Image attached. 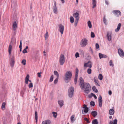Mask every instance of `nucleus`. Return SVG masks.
<instances>
[{"label":"nucleus","instance_id":"9b49d317","mask_svg":"<svg viewBox=\"0 0 124 124\" xmlns=\"http://www.w3.org/2000/svg\"><path fill=\"white\" fill-rule=\"evenodd\" d=\"M107 36L108 41H110L111 38V33H110L109 32H108L107 34Z\"/></svg>","mask_w":124,"mask_h":124},{"label":"nucleus","instance_id":"a19ab883","mask_svg":"<svg viewBox=\"0 0 124 124\" xmlns=\"http://www.w3.org/2000/svg\"><path fill=\"white\" fill-rule=\"evenodd\" d=\"M54 78V76L53 75H52L50 77V79L49 82H52L53 80V79Z\"/></svg>","mask_w":124,"mask_h":124},{"label":"nucleus","instance_id":"774afa93","mask_svg":"<svg viewBox=\"0 0 124 124\" xmlns=\"http://www.w3.org/2000/svg\"><path fill=\"white\" fill-rule=\"evenodd\" d=\"M87 67L90 68H91L92 67V65L91 64H89L88 65H87Z\"/></svg>","mask_w":124,"mask_h":124},{"label":"nucleus","instance_id":"2eb2a0df","mask_svg":"<svg viewBox=\"0 0 124 124\" xmlns=\"http://www.w3.org/2000/svg\"><path fill=\"white\" fill-rule=\"evenodd\" d=\"M17 26V24L16 23V21H15L13 23V30L15 31L16 29Z\"/></svg>","mask_w":124,"mask_h":124},{"label":"nucleus","instance_id":"72a5a7b5","mask_svg":"<svg viewBox=\"0 0 124 124\" xmlns=\"http://www.w3.org/2000/svg\"><path fill=\"white\" fill-rule=\"evenodd\" d=\"M79 20L77 19H75L74 23V26L75 27L77 26Z\"/></svg>","mask_w":124,"mask_h":124},{"label":"nucleus","instance_id":"13d9d810","mask_svg":"<svg viewBox=\"0 0 124 124\" xmlns=\"http://www.w3.org/2000/svg\"><path fill=\"white\" fill-rule=\"evenodd\" d=\"M23 53V54H25L27 53V51L26 50L24 49L22 51Z\"/></svg>","mask_w":124,"mask_h":124},{"label":"nucleus","instance_id":"1a4fd4ad","mask_svg":"<svg viewBox=\"0 0 124 124\" xmlns=\"http://www.w3.org/2000/svg\"><path fill=\"white\" fill-rule=\"evenodd\" d=\"M15 62L14 56H13L11 58V61L10 63V66L11 67H12L14 66Z\"/></svg>","mask_w":124,"mask_h":124},{"label":"nucleus","instance_id":"79ce46f5","mask_svg":"<svg viewBox=\"0 0 124 124\" xmlns=\"http://www.w3.org/2000/svg\"><path fill=\"white\" fill-rule=\"evenodd\" d=\"M24 92L22 90L21 91L20 94L21 96L23 97V95L24 94Z\"/></svg>","mask_w":124,"mask_h":124},{"label":"nucleus","instance_id":"052dcab7","mask_svg":"<svg viewBox=\"0 0 124 124\" xmlns=\"http://www.w3.org/2000/svg\"><path fill=\"white\" fill-rule=\"evenodd\" d=\"M56 7V2L55 1H54V6L53 7Z\"/></svg>","mask_w":124,"mask_h":124},{"label":"nucleus","instance_id":"a878e982","mask_svg":"<svg viewBox=\"0 0 124 124\" xmlns=\"http://www.w3.org/2000/svg\"><path fill=\"white\" fill-rule=\"evenodd\" d=\"M103 21L104 23L106 25L107 24V20L106 18V16L105 15L104 16L103 18Z\"/></svg>","mask_w":124,"mask_h":124},{"label":"nucleus","instance_id":"c756f323","mask_svg":"<svg viewBox=\"0 0 124 124\" xmlns=\"http://www.w3.org/2000/svg\"><path fill=\"white\" fill-rule=\"evenodd\" d=\"M98 79L100 80H101L103 79V76L101 74H100L98 76Z\"/></svg>","mask_w":124,"mask_h":124},{"label":"nucleus","instance_id":"393cba45","mask_svg":"<svg viewBox=\"0 0 124 124\" xmlns=\"http://www.w3.org/2000/svg\"><path fill=\"white\" fill-rule=\"evenodd\" d=\"M98 122L97 119H94L93 120L92 123V124H98Z\"/></svg>","mask_w":124,"mask_h":124},{"label":"nucleus","instance_id":"423d86ee","mask_svg":"<svg viewBox=\"0 0 124 124\" xmlns=\"http://www.w3.org/2000/svg\"><path fill=\"white\" fill-rule=\"evenodd\" d=\"M113 13L117 17H118L121 16V12L119 10H114L112 11Z\"/></svg>","mask_w":124,"mask_h":124},{"label":"nucleus","instance_id":"cd10ccee","mask_svg":"<svg viewBox=\"0 0 124 124\" xmlns=\"http://www.w3.org/2000/svg\"><path fill=\"white\" fill-rule=\"evenodd\" d=\"M53 11L54 14H56L57 13V7H53Z\"/></svg>","mask_w":124,"mask_h":124},{"label":"nucleus","instance_id":"bf43d9fd","mask_svg":"<svg viewBox=\"0 0 124 124\" xmlns=\"http://www.w3.org/2000/svg\"><path fill=\"white\" fill-rule=\"evenodd\" d=\"M42 73L41 72H38L37 73L38 77H40L41 76V74Z\"/></svg>","mask_w":124,"mask_h":124},{"label":"nucleus","instance_id":"f03ea898","mask_svg":"<svg viewBox=\"0 0 124 124\" xmlns=\"http://www.w3.org/2000/svg\"><path fill=\"white\" fill-rule=\"evenodd\" d=\"M72 75V72L70 71H68L66 73L64 76V80L66 83L70 82L71 80Z\"/></svg>","mask_w":124,"mask_h":124},{"label":"nucleus","instance_id":"58836bf2","mask_svg":"<svg viewBox=\"0 0 124 124\" xmlns=\"http://www.w3.org/2000/svg\"><path fill=\"white\" fill-rule=\"evenodd\" d=\"M26 60L25 59H23L22 60L21 63L23 65H25L26 64Z\"/></svg>","mask_w":124,"mask_h":124},{"label":"nucleus","instance_id":"c85d7f7f","mask_svg":"<svg viewBox=\"0 0 124 124\" xmlns=\"http://www.w3.org/2000/svg\"><path fill=\"white\" fill-rule=\"evenodd\" d=\"M54 75H56L57 76V78H59V74L58 72L56 71H54Z\"/></svg>","mask_w":124,"mask_h":124},{"label":"nucleus","instance_id":"6ab92c4d","mask_svg":"<svg viewBox=\"0 0 124 124\" xmlns=\"http://www.w3.org/2000/svg\"><path fill=\"white\" fill-rule=\"evenodd\" d=\"M92 96L95 99H97V97L95 94L92 93H91L90 94L88 95V97L89 98H92Z\"/></svg>","mask_w":124,"mask_h":124},{"label":"nucleus","instance_id":"a18cd8bd","mask_svg":"<svg viewBox=\"0 0 124 124\" xmlns=\"http://www.w3.org/2000/svg\"><path fill=\"white\" fill-rule=\"evenodd\" d=\"M109 65L110 66H113L114 65V64L112 63V61L111 60L109 62Z\"/></svg>","mask_w":124,"mask_h":124},{"label":"nucleus","instance_id":"6e6552de","mask_svg":"<svg viewBox=\"0 0 124 124\" xmlns=\"http://www.w3.org/2000/svg\"><path fill=\"white\" fill-rule=\"evenodd\" d=\"M59 31H60L62 34L63 33L64 29V27L62 24H60L59 26Z\"/></svg>","mask_w":124,"mask_h":124},{"label":"nucleus","instance_id":"b1692460","mask_svg":"<svg viewBox=\"0 0 124 124\" xmlns=\"http://www.w3.org/2000/svg\"><path fill=\"white\" fill-rule=\"evenodd\" d=\"M78 76V75L75 74L74 81V84L75 85L76 84L77 82Z\"/></svg>","mask_w":124,"mask_h":124},{"label":"nucleus","instance_id":"864d4df0","mask_svg":"<svg viewBox=\"0 0 124 124\" xmlns=\"http://www.w3.org/2000/svg\"><path fill=\"white\" fill-rule=\"evenodd\" d=\"M96 48L97 49H98L99 48V46L98 43H96L95 44Z\"/></svg>","mask_w":124,"mask_h":124},{"label":"nucleus","instance_id":"7c9ffc66","mask_svg":"<svg viewBox=\"0 0 124 124\" xmlns=\"http://www.w3.org/2000/svg\"><path fill=\"white\" fill-rule=\"evenodd\" d=\"M70 22L71 23H73L74 22V19L72 16H70Z\"/></svg>","mask_w":124,"mask_h":124},{"label":"nucleus","instance_id":"09e8293b","mask_svg":"<svg viewBox=\"0 0 124 124\" xmlns=\"http://www.w3.org/2000/svg\"><path fill=\"white\" fill-rule=\"evenodd\" d=\"M29 87V88H32L33 87V84L31 83L29 84L28 85Z\"/></svg>","mask_w":124,"mask_h":124},{"label":"nucleus","instance_id":"680f3d73","mask_svg":"<svg viewBox=\"0 0 124 124\" xmlns=\"http://www.w3.org/2000/svg\"><path fill=\"white\" fill-rule=\"evenodd\" d=\"M105 3L107 5H108L109 4L107 0H105Z\"/></svg>","mask_w":124,"mask_h":124},{"label":"nucleus","instance_id":"e2e57ef3","mask_svg":"<svg viewBox=\"0 0 124 124\" xmlns=\"http://www.w3.org/2000/svg\"><path fill=\"white\" fill-rule=\"evenodd\" d=\"M94 82L96 83H97V82H98V80H96L95 79V78H94Z\"/></svg>","mask_w":124,"mask_h":124},{"label":"nucleus","instance_id":"a211bd4d","mask_svg":"<svg viewBox=\"0 0 124 124\" xmlns=\"http://www.w3.org/2000/svg\"><path fill=\"white\" fill-rule=\"evenodd\" d=\"M58 102L60 108H61L63 105V100L58 101Z\"/></svg>","mask_w":124,"mask_h":124},{"label":"nucleus","instance_id":"6e6d98bb","mask_svg":"<svg viewBox=\"0 0 124 124\" xmlns=\"http://www.w3.org/2000/svg\"><path fill=\"white\" fill-rule=\"evenodd\" d=\"M89 51L91 52V53L92 54H93V51L92 49L91 48V47H89Z\"/></svg>","mask_w":124,"mask_h":124},{"label":"nucleus","instance_id":"4468645a","mask_svg":"<svg viewBox=\"0 0 124 124\" xmlns=\"http://www.w3.org/2000/svg\"><path fill=\"white\" fill-rule=\"evenodd\" d=\"M79 14L78 13L76 12L74 13L73 15V16L76 18V19H79Z\"/></svg>","mask_w":124,"mask_h":124},{"label":"nucleus","instance_id":"aec40b11","mask_svg":"<svg viewBox=\"0 0 124 124\" xmlns=\"http://www.w3.org/2000/svg\"><path fill=\"white\" fill-rule=\"evenodd\" d=\"M121 26V23H119L117 25V28L115 30V31L116 32H117L119 31L120 28Z\"/></svg>","mask_w":124,"mask_h":124},{"label":"nucleus","instance_id":"20e7f679","mask_svg":"<svg viewBox=\"0 0 124 124\" xmlns=\"http://www.w3.org/2000/svg\"><path fill=\"white\" fill-rule=\"evenodd\" d=\"M88 40L86 38H84L81 40L80 45L82 47L85 46L88 44Z\"/></svg>","mask_w":124,"mask_h":124},{"label":"nucleus","instance_id":"69168bd1","mask_svg":"<svg viewBox=\"0 0 124 124\" xmlns=\"http://www.w3.org/2000/svg\"><path fill=\"white\" fill-rule=\"evenodd\" d=\"M84 106L83 107V108L84 109H85L86 108V107H87V106L86 105L84 104Z\"/></svg>","mask_w":124,"mask_h":124},{"label":"nucleus","instance_id":"0e129e2a","mask_svg":"<svg viewBox=\"0 0 124 124\" xmlns=\"http://www.w3.org/2000/svg\"><path fill=\"white\" fill-rule=\"evenodd\" d=\"M93 1V3L92 4H96V1L95 0H92Z\"/></svg>","mask_w":124,"mask_h":124},{"label":"nucleus","instance_id":"de8ad7c7","mask_svg":"<svg viewBox=\"0 0 124 124\" xmlns=\"http://www.w3.org/2000/svg\"><path fill=\"white\" fill-rule=\"evenodd\" d=\"M74 115H73L71 116L70 117L71 120L72 122H73L75 121V120H74L73 119L74 118Z\"/></svg>","mask_w":124,"mask_h":124},{"label":"nucleus","instance_id":"7ed1b4c3","mask_svg":"<svg viewBox=\"0 0 124 124\" xmlns=\"http://www.w3.org/2000/svg\"><path fill=\"white\" fill-rule=\"evenodd\" d=\"M74 88L73 87L71 86L68 90V95L69 96L70 98L72 97L73 96Z\"/></svg>","mask_w":124,"mask_h":124},{"label":"nucleus","instance_id":"8fccbe9b","mask_svg":"<svg viewBox=\"0 0 124 124\" xmlns=\"http://www.w3.org/2000/svg\"><path fill=\"white\" fill-rule=\"evenodd\" d=\"M78 71L79 70L77 68H76V73L75 74L78 75Z\"/></svg>","mask_w":124,"mask_h":124},{"label":"nucleus","instance_id":"4be33fe9","mask_svg":"<svg viewBox=\"0 0 124 124\" xmlns=\"http://www.w3.org/2000/svg\"><path fill=\"white\" fill-rule=\"evenodd\" d=\"M115 113V111L113 109H110L109 111V114L110 115H113Z\"/></svg>","mask_w":124,"mask_h":124},{"label":"nucleus","instance_id":"5fc2aeb1","mask_svg":"<svg viewBox=\"0 0 124 124\" xmlns=\"http://www.w3.org/2000/svg\"><path fill=\"white\" fill-rule=\"evenodd\" d=\"M89 62H91L90 61H88L86 63H85L84 65V66L85 67H87V65L88 63Z\"/></svg>","mask_w":124,"mask_h":124},{"label":"nucleus","instance_id":"ddd939ff","mask_svg":"<svg viewBox=\"0 0 124 124\" xmlns=\"http://www.w3.org/2000/svg\"><path fill=\"white\" fill-rule=\"evenodd\" d=\"M12 41H11V42L10 43V44L9 45L8 48V53L9 54H11V49L12 48L11 44H12Z\"/></svg>","mask_w":124,"mask_h":124},{"label":"nucleus","instance_id":"3c124183","mask_svg":"<svg viewBox=\"0 0 124 124\" xmlns=\"http://www.w3.org/2000/svg\"><path fill=\"white\" fill-rule=\"evenodd\" d=\"M84 120L86 121L87 123H90L89 120H88L86 117H85L84 118Z\"/></svg>","mask_w":124,"mask_h":124},{"label":"nucleus","instance_id":"338daca9","mask_svg":"<svg viewBox=\"0 0 124 124\" xmlns=\"http://www.w3.org/2000/svg\"><path fill=\"white\" fill-rule=\"evenodd\" d=\"M112 92L110 90V91H108V94L110 95L111 94H112Z\"/></svg>","mask_w":124,"mask_h":124},{"label":"nucleus","instance_id":"9d476101","mask_svg":"<svg viewBox=\"0 0 124 124\" xmlns=\"http://www.w3.org/2000/svg\"><path fill=\"white\" fill-rule=\"evenodd\" d=\"M98 101L99 102V106L100 107H101L102 106V97L101 95L99 96L98 98Z\"/></svg>","mask_w":124,"mask_h":124},{"label":"nucleus","instance_id":"c9c22d12","mask_svg":"<svg viewBox=\"0 0 124 124\" xmlns=\"http://www.w3.org/2000/svg\"><path fill=\"white\" fill-rule=\"evenodd\" d=\"M52 113L53 114V116L55 118H56L57 116V112H53Z\"/></svg>","mask_w":124,"mask_h":124},{"label":"nucleus","instance_id":"4d7b16f0","mask_svg":"<svg viewBox=\"0 0 124 124\" xmlns=\"http://www.w3.org/2000/svg\"><path fill=\"white\" fill-rule=\"evenodd\" d=\"M26 85H25L23 88V90L24 91H25L26 90Z\"/></svg>","mask_w":124,"mask_h":124},{"label":"nucleus","instance_id":"473e14b6","mask_svg":"<svg viewBox=\"0 0 124 124\" xmlns=\"http://www.w3.org/2000/svg\"><path fill=\"white\" fill-rule=\"evenodd\" d=\"M90 105L92 106H94L95 105V102L93 101H92L90 102Z\"/></svg>","mask_w":124,"mask_h":124},{"label":"nucleus","instance_id":"412c9836","mask_svg":"<svg viewBox=\"0 0 124 124\" xmlns=\"http://www.w3.org/2000/svg\"><path fill=\"white\" fill-rule=\"evenodd\" d=\"M91 113L92 115L94 117H95L97 115V112L95 111H92Z\"/></svg>","mask_w":124,"mask_h":124},{"label":"nucleus","instance_id":"f8f14e48","mask_svg":"<svg viewBox=\"0 0 124 124\" xmlns=\"http://www.w3.org/2000/svg\"><path fill=\"white\" fill-rule=\"evenodd\" d=\"M29 75L28 74L25 78V83L26 84H28V82L29 81L30 82H31V81L29 80Z\"/></svg>","mask_w":124,"mask_h":124},{"label":"nucleus","instance_id":"f3484780","mask_svg":"<svg viewBox=\"0 0 124 124\" xmlns=\"http://www.w3.org/2000/svg\"><path fill=\"white\" fill-rule=\"evenodd\" d=\"M99 55L100 59H101L102 58H106L107 57V56L106 55L103 54L101 53H99Z\"/></svg>","mask_w":124,"mask_h":124},{"label":"nucleus","instance_id":"c03bdc74","mask_svg":"<svg viewBox=\"0 0 124 124\" xmlns=\"http://www.w3.org/2000/svg\"><path fill=\"white\" fill-rule=\"evenodd\" d=\"M95 35L94 33L93 32L91 33V37L92 38H94L95 37Z\"/></svg>","mask_w":124,"mask_h":124},{"label":"nucleus","instance_id":"603ef678","mask_svg":"<svg viewBox=\"0 0 124 124\" xmlns=\"http://www.w3.org/2000/svg\"><path fill=\"white\" fill-rule=\"evenodd\" d=\"M117 120L116 119H115L113 120V124H117Z\"/></svg>","mask_w":124,"mask_h":124},{"label":"nucleus","instance_id":"f704fd0d","mask_svg":"<svg viewBox=\"0 0 124 124\" xmlns=\"http://www.w3.org/2000/svg\"><path fill=\"white\" fill-rule=\"evenodd\" d=\"M89 110V109L88 108L86 107V108L85 109L84 111L85 113H86L88 112Z\"/></svg>","mask_w":124,"mask_h":124},{"label":"nucleus","instance_id":"2f4dec72","mask_svg":"<svg viewBox=\"0 0 124 124\" xmlns=\"http://www.w3.org/2000/svg\"><path fill=\"white\" fill-rule=\"evenodd\" d=\"M87 24L89 27L91 28L92 27V25L91 21H89L87 22Z\"/></svg>","mask_w":124,"mask_h":124},{"label":"nucleus","instance_id":"e433bc0d","mask_svg":"<svg viewBox=\"0 0 124 124\" xmlns=\"http://www.w3.org/2000/svg\"><path fill=\"white\" fill-rule=\"evenodd\" d=\"M48 34L47 31L46 32V33L45 36V39L46 40V39L48 38Z\"/></svg>","mask_w":124,"mask_h":124},{"label":"nucleus","instance_id":"49530a36","mask_svg":"<svg viewBox=\"0 0 124 124\" xmlns=\"http://www.w3.org/2000/svg\"><path fill=\"white\" fill-rule=\"evenodd\" d=\"M75 55L76 58H77L79 57V54L78 52H76L75 54Z\"/></svg>","mask_w":124,"mask_h":124},{"label":"nucleus","instance_id":"bb28decb","mask_svg":"<svg viewBox=\"0 0 124 124\" xmlns=\"http://www.w3.org/2000/svg\"><path fill=\"white\" fill-rule=\"evenodd\" d=\"M92 90L94 91L96 93H97L98 92L97 89L96 88L95 86H93L92 88Z\"/></svg>","mask_w":124,"mask_h":124},{"label":"nucleus","instance_id":"39448f33","mask_svg":"<svg viewBox=\"0 0 124 124\" xmlns=\"http://www.w3.org/2000/svg\"><path fill=\"white\" fill-rule=\"evenodd\" d=\"M65 62V58L64 55L63 54H61L59 58V62L60 64L62 65Z\"/></svg>","mask_w":124,"mask_h":124},{"label":"nucleus","instance_id":"ea45409f","mask_svg":"<svg viewBox=\"0 0 124 124\" xmlns=\"http://www.w3.org/2000/svg\"><path fill=\"white\" fill-rule=\"evenodd\" d=\"M92 70L90 68H89L87 70V72L89 74H90L91 73Z\"/></svg>","mask_w":124,"mask_h":124},{"label":"nucleus","instance_id":"37998d69","mask_svg":"<svg viewBox=\"0 0 124 124\" xmlns=\"http://www.w3.org/2000/svg\"><path fill=\"white\" fill-rule=\"evenodd\" d=\"M58 78H56L54 80V84H56L57 83Z\"/></svg>","mask_w":124,"mask_h":124},{"label":"nucleus","instance_id":"f257e3e1","mask_svg":"<svg viewBox=\"0 0 124 124\" xmlns=\"http://www.w3.org/2000/svg\"><path fill=\"white\" fill-rule=\"evenodd\" d=\"M78 82L81 89L83 90L85 93L88 94L91 90V87L89 84L84 82V80L82 77H80Z\"/></svg>","mask_w":124,"mask_h":124},{"label":"nucleus","instance_id":"dca6fc26","mask_svg":"<svg viewBox=\"0 0 124 124\" xmlns=\"http://www.w3.org/2000/svg\"><path fill=\"white\" fill-rule=\"evenodd\" d=\"M51 121L49 120H47L43 121L42 124H50Z\"/></svg>","mask_w":124,"mask_h":124},{"label":"nucleus","instance_id":"5701e85b","mask_svg":"<svg viewBox=\"0 0 124 124\" xmlns=\"http://www.w3.org/2000/svg\"><path fill=\"white\" fill-rule=\"evenodd\" d=\"M35 119L36 120V122L37 123L38 121V113L37 111H35Z\"/></svg>","mask_w":124,"mask_h":124},{"label":"nucleus","instance_id":"0eeeda50","mask_svg":"<svg viewBox=\"0 0 124 124\" xmlns=\"http://www.w3.org/2000/svg\"><path fill=\"white\" fill-rule=\"evenodd\" d=\"M118 52L119 55L121 57H123L124 56V52L122 49L119 48L118 50Z\"/></svg>","mask_w":124,"mask_h":124},{"label":"nucleus","instance_id":"4c0bfd02","mask_svg":"<svg viewBox=\"0 0 124 124\" xmlns=\"http://www.w3.org/2000/svg\"><path fill=\"white\" fill-rule=\"evenodd\" d=\"M6 105V103L5 102H3L2 103V104L1 108L2 109H3V108H5V106Z\"/></svg>","mask_w":124,"mask_h":124}]
</instances>
